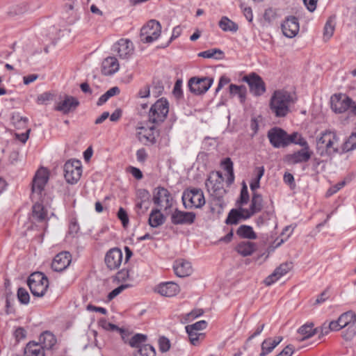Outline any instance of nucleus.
Here are the masks:
<instances>
[{
	"instance_id": "nucleus-24",
	"label": "nucleus",
	"mask_w": 356,
	"mask_h": 356,
	"mask_svg": "<svg viewBox=\"0 0 356 356\" xmlns=\"http://www.w3.org/2000/svg\"><path fill=\"white\" fill-rule=\"evenodd\" d=\"M173 268L175 274L180 277L189 276L193 273L191 264L181 259L175 261Z\"/></svg>"
},
{
	"instance_id": "nucleus-22",
	"label": "nucleus",
	"mask_w": 356,
	"mask_h": 356,
	"mask_svg": "<svg viewBox=\"0 0 356 356\" xmlns=\"http://www.w3.org/2000/svg\"><path fill=\"white\" fill-rule=\"evenodd\" d=\"M293 267L291 262H286L280 265L274 272L268 275L264 280L266 286H270L278 280L280 277L285 275Z\"/></svg>"
},
{
	"instance_id": "nucleus-48",
	"label": "nucleus",
	"mask_w": 356,
	"mask_h": 356,
	"mask_svg": "<svg viewBox=\"0 0 356 356\" xmlns=\"http://www.w3.org/2000/svg\"><path fill=\"white\" fill-rule=\"evenodd\" d=\"M335 24L332 19L330 18L324 26L323 37L324 39L327 40L333 35L334 31Z\"/></svg>"
},
{
	"instance_id": "nucleus-12",
	"label": "nucleus",
	"mask_w": 356,
	"mask_h": 356,
	"mask_svg": "<svg viewBox=\"0 0 356 356\" xmlns=\"http://www.w3.org/2000/svg\"><path fill=\"white\" fill-rule=\"evenodd\" d=\"M136 136L140 142L145 145H154L156 142L159 132L155 126L137 128Z\"/></svg>"
},
{
	"instance_id": "nucleus-9",
	"label": "nucleus",
	"mask_w": 356,
	"mask_h": 356,
	"mask_svg": "<svg viewBox=\"0 0 356 356\" xmlns=\"http://www.w3.org/2000/svg\"><path fill=\"white\" fill-rule=\"evenodd\" d=\"M172 200L170 193L165 188L159 186L154 188L152 201L160 209L167 210L171 208Z\"/></svg>"
},
{
	"instance_id": "nucleus-27",
	"label": "nucleus",
	"mask_w": 356,
	"mask_h": 356,
	"mask_svg": "<svg viewBox=\"0 0 356 356\" xmlns=\"http://www.w3.org/2000/svg\"><path fill=\"white\" fill-rule=\"evenodd\" d=\"M119 63L116 58L108 57L104 60L102 65V72L106 76H110L119 70Z\"/></svg>"
},
{
	"instance_id": "nucleus-51",
	"label": "nucleus",
	"mask_w": 356,
	"mask_h": 356,
	"mask_svg": "<svg viewBox=\"0 0 356 356\" xmlns=\"http://www.w3.org/2000/svg\"><path fill=\"white\" fill-rule=\"evenodd\" d=\"M275 347V345L271 342V338L265 339L261 343V351L259 355H267L268 353H271Z\"/></svg>"
},
{
	"instance_id": "nucleus-40",
	"label": "nucleus",
	"mask_w": 356,
	"mask_h": 356,
	"mask_svg": "<svg viewBox=\"0 0 356 356\" xmlns=\"http://www.w3.org/2000/svg\"><path fill=\"white\" fill-rule=\"evenodd\" d=\"M29 119L22 117L19 113H14L11 117V122L17 129H24L26 127Z\"/></svg>"
},
{
	"instance_id": "nucleus-43",
	"label": "nucleus",
	"mask_w": 356,
	"mask_h": 356,
	"mask_svg": "<svg viewBox=\"0 0 356 356\" xmlns=\"http://www.w3.org/2000/svg\"><path fill=\"white\" fill-rule=\"evenodd\" d=\"M147 340V336L143 334H136L134 336H133L130 341H129V345L131 347L136 348L138 350L143 346Z\"/></svg>"
},
{
	"instance_id": "nucleus-57",
	"label": "nucleus",
	"mask_w": 356,
	"mask_h": 356,
	"mask_svg": "<svg viewBox=\"0 0 356 356\" xmlns=\"http://www.w3.org/2000/svg\"><path fill=\"white\" fill-rule=\"evenodd\" d=\"M293 136L298 137L296 145H298L302 147V149H310L307 141L302 136L301 134H298V132H294Z\"/></svg>"
},
{
	"instance_id": "nucleus-64",
	"label": "nucleus",
	"mask_w": 356,
	"mask_h": 356,
	"mask_svg": "<svg viewBox=\"0 0 356 356\" xmlns=\"http://www.w3.org/2000/svg\"><path fill=\"white\" fill-rule=\"evenodd\" d=\"M53 95L50 92H44L38 95L37 102L40 104H44L52 99Z\"/></svg>"
},
{
	"instance_id": "nucleus-42",
	"label": "nucleus",
	"mask_w": 356,
	"mask_h": 356,
	"mask_svg": "<svg viewBox=\"0 0 356 356\" xmlns=\"http://www.w3.org/2000/svg\"><path fill=\"white\" fill-rule=\"evenodd\" d=\"M229 92L231 95H237L241 102L245 99L246 88L244 86H236L231 84L229 86Z\"/></svg>"
},
{
	"instance_id": "nucleus-23",
	"label": "nucleus",
	"mask_w": 356,
	"mask_h": 356,
	"mask_svg": "<svg viewBox=\"0 0 356 356\" xmlns=\"http://www.w3.org/2000/svg\"><path fill=\"white\" fill-rule=\"evenodd\" d=\"M312 152L310 149H302L297 152L286 155V161L289 164H297L307 162L312 156Z\"/></svg>"
},
{
	"instance_id": "nucleus-18",
	"label": "nucleus",
	"mask_w": 356,
	"mask_h": 356,
	"mask_svg": "<svg viewBox=\"0 0 356 356\" xmlns=\"http://www.w3.org/2000/svg\"><path fill=\"white\" fill-rule=\"evenodd\" d=\"M134 45L128 39H120L113 47V51L118 53L120 58H128L134 52Z\"/></svg>"
},
{
	"instance_id": "nucleus-47",
	"label": "nucleus",
	"mask_w": 356,
	"mask_h": 356,
	"mask_svg": "<svg viewBox=\"0 0 356 356\" xmlns=\"http://www.w3.org/2000/svg\"><path fill=\"white\" fill-rule=\"evenodd\" d=\"M186 330L187 334H188L189 340L193 346L198 345L200 341L203 340L205 337V334L204 333L198 332L194 330Z\"/></svg>"
},
{
	"instance_id": "nucleus-6",
	"label": "nucleus",
	"mask_w": 356,
	"mask_h": 356,
	"mask_svg": "<svg viewBox=\"0 0 356 356\" xmlns=\"http://www.w3.org/2000/svg\"><path fill=\"white\" fill-rule=\"evenodd\" d=\"M161 33V24L155 19H151L140 30V41L143 43H152L159 38Z\"/></svg>"
},
{
	"instance_id": "nucleus-49",
	"label": "nucleus",
	"mask_w": 356,
	"mask_h": 356,
	"mask_svg": "<svg viewBox=\"0 0 356 356\" xmlns=\"http://www.w3.org/2000/svg\"><path fill=\"white\" fill-rule=\"evenodd\" d=\"M222 165L224 169L228 172L229 177L228 181L232 183L234 181V170H233V163L229 158H226L222 161Z\"/></svg>"
},
{
	"instance_id": "nucleus-60",
	"label": "nucleus",
	"mask_w": 356,
	"mask_h": 356,
	"mask_svg": "<svg viewBox=\"0 0 356 356\" xmlns=\"http://www.w3.org/2000/svg\"><path fill=\"white\" fill-rule=\"evenodd\" d=\"M244 16L248 22H252L253 19L252 10L250 7L246 6L244 3H241L240 6Z\"/></svg>"
},
{
	"instance_id": "nucleus-11",
	"label": "nucleus",
	"mask_w": 356,
	"mask_h": 356,
	"mask_svg": "<svg viewBox=\"0 0 356 356\" xmlns=\"http://www.w3.org/2000/svg\"><path fill=\"white\" fill-rule=\"evenodd\" d=\"M243 80L245 81L249 87L250 92L254 96H261L266 92V85L261 76L254 72L245 76Z\"/></svg>"
},
{
	"instance_id": "nucleus-17",
	"label": "nucleus",
	"mask_w": 356,
	"mask_h": 356,
	"mask_svg": "<svg viewBox=\"0 0 356 356\" xmlns=\"http://www.w3.org/2000/svg\"><path fill=\"white\" fill-rule=\"evenodd\" d=\"M196 215L193 212L182 211L177 209L171 214V222L173 225H191L195 222Z\"/></svg>"
},
{
	"instance_id": "nucleus-10",
	"label": "nucleus",
	"mask_w": 356,
	"mask_h": 356,
	"mask_svg": "<svg viewBox=\"0 0 356 356\" xmlns=\"http://www.w3.org/2000/svg\"><path fill=\"white\" fill-rule=\"evenodd\" d=\"M224 178L219 171L211 172L206 180L205 185L209 193H225L223 187Z\"/></svg>"
},
{
	"instance_id": "nucleus-1",
	"label": "nucleus",
	"mask_w": 356,
	"mask_h": 356,
	"mask_svg": "<svg viewBox=\"0 0 356 356\" xmlns=\"http://www.w3.org/2000/svg\"><path fill=\"white\" fill-rule=\"evenodd\" d=\"M339 137L336 131L327 129L316 138V153L322 157H331L339 153Z\"/></svg>"
},
{
	"instance_id": "nucleus-45",
	"label": "nucleus",
	"mask_w": 356,
	"mask_h": 356,
	"mask_svg": "<svg viewBox=\"0 0 356 356\" xmlns=\"http://www.w3.org/2000/svg\"><path fill=\"white\" fill-rule=\"evenodd\" d=\"M134 356H156V351L151 345L145 344L137 350Z\"/></svg>"
},
{
	"instance_id": "nucleus-2",
	"label": "nucleus",
	"mask_w": 356,
	"mask_h": 356,
	"mask_svg": "<svg viewBox=\"0 0 356 356\" xmlns=\"http://www.w3.org/2000/svg\"><path fill=\"white\" fill-rule=\"evenodd\" d=\"M295 103L292 95L286 90H275L270 100V108L277 118L285 117L289 112L290 106Z\"/></svg>"
},
{
	"instance_id": "nucleus-63",
	"label": "nucleus",
	"mask_w": 356,
	"mask_h": 356,
	"mask_svg": "<svg viewBox=\"0 0 356 356\" xmlns=\"http://www.w3.org/2000/svg\"><path fill=\"white\" fill-rule=\"evenodd\" d=\"M159 348L161 352H166L169 350L170 345V341L165 337H161L159 341Z\"/></svg>"
},
{
	"instance_id": "nucleus-38",
	"label": "nucleus",
	"mask_w": 356,
	"mask_h": 356,
	"mask_svg": "<svg viewBox=\"0 0 356 356\" xmlns=\"http://www.w3.org/2000/svg\"><path fill=\"white\" fill-rule=\"evenodd\" d=\"M30 10V6L28 2H22L19 4L12 6L9 11L8 15L11 17L22 15Z\"/></svg>"
},
{
	"instance_id": "nucleus-50",
	"label": "nucleus",
	"mask_w": 356,
	"mask_h": 356,
	"mask_svg": "<svg viewBox=\"0 0 356 356\" xmlns=\"http://www.w3.org/2000/svg\"><path fill=\"white\" fill-rule=\"evenodd\" d=\"M346 327L343 332V337L346 341H350L356 335V319Z\"/></svg>"
},
{
	"instance_id": "nucleus-4",
	"label": "nucleus",
	"mask_w": 356,
	"mask_h": 356,
	"mask_svg": "<svg viewBox=\"0 0 356 356\" xmlns=\"http://www.w3.org/2000/svg\"><path fill=\"white\" fill-rule=\"evenodd\" d=\"M27 284L34 296L42 297L49 286V280L43 273L37 272L29 277Z\"/></svg>"
},
{
	"instance_id": "nucleus-52",
	"label": "nucleus",
	"mask_w": 356,
	"mask_h": 356,
	"mask_svg": "<svg viewBox=\"0 0 356 356\" xmlns=\"http://www.w3.org/2000/svg\"><path fill=\"white\" fill-rule=\"evenodd\" d=\"M250 196L248 193V187L246 184L243 182L241 190L240 197L237 200V204H238L239 207H242L243 205H245L248 202Z\"/></svg>"
},
{
	"instance_id": "nucleus-56",
	"label": "nucleus",
	"mask_w": 356,
	"mask_h": 356,
	"mask_svg": "<svg viewBox=\"0 0 356 356\" xmlns=\"http://www.w3.org/2000/svg\"><path fill=\"white\" fill-rule=\"evenodd\" d=\"M276 17L277 13L274 9L269 8L265 10V13L264 14V19L267 22L271 23L273 20L276 19Z\"/></svg>"
},
{
	"instance_id": "nucleus-3",
	"label": "nucleus",
	"mask_w": 356,
	"mask_h": 356,
	"mask_svg": "<svg viewBox=\"0 0 356 356\" xmlns=\"http://www.w3.org/2000/svg\"><path fill=\"white\" fill-rule=\"evenodd\" d=\"M331 108L335 113H346L347 118L356 116V102L346 94H334L330 99Z\"/></svg>"
},
{
	"instance_id": "nucleus-5",
	"label": "nucleus",
	"mask_w": 356,
	"mask_h": 356,
	"mask_svg": "<svg viewBox=\"0 0 356 356\" xmlns=\"http://www.w3.org/2000/svg\"><path fill=\"white\" fill-rule=\"evenodd\" d=\"M168 112V102L164 98H161L151 106L148 115L149 121L154 124L163 122Z\"/></svg>"
},
{
	"instance_id": "nucleus-19",
	"label": "nucleus",
	"mask_w": 356,
	"mask_h": 356,
	"mask_svg": "<svg viewBox=\"0 0 356 356\" xmlns=\"http://www.w3.org/2000/svg\"><path fill=\"white\" fill-rule=\"evenodd\" d=\"M72 261V256L68 252H61L56 254L51 263V268L56 272L66 269Z\"/></svg>"
},
{
	"instance_id": "nucleus-62",
	"label": "nucleus",
	"mask_w": 356,
	"mask_h": 356,
	"mask_svg": "<svg viewBox=\"0 0 356 356\" xmlns=\"http://www.w3.org/2000/svg\"><path fill=\"white\" fill-rule=\"evenodd\" d=\"M14 336L17 341L24 339L26 337V331L22 327H18L14 332Z\"/></svg>"
},
{
	"instance_id": "nucleus-39",
	"label": "nucleus",
	"mask_w": 356,
	"mask_h": 356,
	"mask_svg": "<svg viewBox=\"0 0 356 356\" xmlns=\"http://www.w3.org/2000/svg\"><path fill=\"white\" fill-rule=\"evenodd\" d=\"M198 56L205 58L222 59L224 56V53L219 49H210L207 51L200 52L198 54Z\"/></svg>"
},
{
	"instance_id": "nucleus-32",
	"label": "nucleus",
	"mask_w": 356,
	"mask_h": 356,
	"mask_svg": "<svg viewBox=\"0 0 356 356\" xmlns=\"http://www.w3.org/2000/svg\"><path fill=\"white\" fill-rule=\"evenodd\" d=\"M22 356H44V351L42 346L35 342H29L24 348L23 355Z\"/></svg>"
},
{
	"instance_id": "nucleus-34",
	"label": "nucleus",
	"mask_w": 356,
	"mask_h": 356,
	"mask_svg": "<svg viewBox=\"0 0 356 356\" xmlns=\"http://www.w3.org/2000/svg\"><path fill=\"white\" fill-rule=\"evenodd\" d=\"M313 323H306L298 329V333L302 336L299 341H304L318 333V329L313 328Z\"/></svg>"
},
{
	"instance_id": "nucleus-53",
	"label": "nucleus",
	"mask_w": 356,
	"mask_h": 356,
	"mask_svg": "<svg viewBox=\"0 0 356 356\" xmlns=\"http://www.w3.org/2000/svg\"><path fill=\"white\" fill-rule=\"evenodd\" d=\"M17 298L19 301L24 305H27L29 302L30 296L24 288L20 287L17 290Z\"/></svg>"
},
{
	"instance_id": "nucleus-35",
	"label": "nucleus",
	"mask_w": 356,
	"mask_h": 356,
	"mask_svg": "<svg viewBox=\"0 0 356 356\" xmlns=\"http://www.w3.org/2000/svg\"><path fill=\"white\" fill-rule=\"evenodd\" d=\"M219 27L225 32L230 31L235 33L238 29V26L236 23L232 21L227 17H222L218 22Z\"/></svg>"
},
{
	"instance_id": "nucleus-46",
	"label": "nucleus",
	"mask_w": 356,
	"mask_h": 356,
	"mask_svg": "<svg viewBox=\"0 0 356 356\" xmlns=\"http://www.w3.org/2000/svg\"><path fill=\"white\" fill-rule=\"evenodd\" d=\"M356 148V132L352 133L350 137L344 142L342 146V151L347 152Z\"/></svg>"
},
{
	"instance_id": "nucleus-37",
	"label": "nucleus",
	"mask_w": 356,
	"mask_h": 356,
	"mask_svg": "<svg viewBox=\"0 0 356 356\" xmlns=\"http://www.w3.org/2000/svg\"><path fill=\"white\" fill-rule=\"evenodd\" d=\"M32 215L34 219L38 221H43L47 218V212L42 204L37 202L33 206Z\"/></svg>"
},
{
	"instance_id": "nucleus-25",
	"label": "nucleus",
	"mask_w": 356,
	"mask_h": 356,
	"mask_svg": "<svg viewBox=\"0 0 356 356\" xmlns=\"http://www.w3.org/2000/svg\"><path fill=\"white\" fill-rule=\"evenodd\" d=\"M263 208V198L261 195L257 192L252 193L251 204L250 209H245V213L246 218H250L254 214L259 212Z\"/></svg>"
},
{
	"instance_id": "nucleus-31",
	"label": "nucleus",
	"mask_w": 356,
	"mask_h": 356,
	"mask_svg": "<svg viewBox=\"0 0 356 356\" xmlns=\"http://www.w3.org/2000/svg\"><path fill=\"white\" fill-rule=\"evenodd\" d=\"M257 249V244L248 241H241L236 247V252L243 257H247L252 254Z\"/></svg>"
},
{
	"instance_id": "nucleus-61",
	"label": "nucleus",
	"mask_w": 356,
	"mask_h": 356,
	"mask_svg": "<svg viewBox=\"0 0 356 356\" xmlns=\"http://www.w3.org/2000/svg\"><path fill=\"white\" fill-rule=\"evenodd\" d=\"M128 287L127 284H122L120 286L113 289L111 292H110L108 295V298L109 300H111L118 295H119L121 292H122L125 289Z\"/></svg>"
},
{
	"instance_id": "nucleus-58",
	"label": "nucleus",
	"mask_w": 356,
	"mask_h": 356,
	"mask_svg": "<svg viewBox=\"0 0 356 356\" xmlns=\"http://www.w3.org/2000/svg\"><path fill=\"white\" fill-rule=\"evenodd\" d=\"M118 217L122 221L124 227H126L129 223V218L127 211L120 207L118 212Z\"/></svg>"
},
{
	"instance_id": "nucleus-8",
	"label": "nucleus",
	"mask_w": 356,
	"mask_h": 356,
	"mask_svg": "<svg viewBox=\"0 0 356 356\" xmlns=\"http://www.w3.org/2000/svg\"><path fill=\"white\" fill-rule=\"evenodd\" d=\"M63 170L67 182L71 184H76L82 174L81 163L76 159L70 160L65 163Z\"/></svg>"
},
{
	"instance_id": "nucleus-13",
	"label": "nucleus",
	"mask_w": 356,
	"mask_h": 356,
	"mask_svg": "<svg viewBox=\"0 0 356 356\" xmlns=\"http://www.w3.org/2000/svg\"><path fill=\"white\" fill-rule=\"evenodd\" d=\"M213 79L208 77H192L188 81L190 91L195 95H201L206 92L211 87Z\"/></svg>"
},
{
	"instance_id": "nucleus-44",
	"label": "nucleus",
	"mask_w": 356,
	"mask_h": 356,
	"mask_svg": "<svg viewBox=\"0 0 356 356\" xmlns=\"http://www.w3.org/2000/svg\"><path fill=\"white\" fill-rule=\"evenodd\" d=\"M120 89L118 87H113L102 95L98 99L97 105L101 106L106 103L109 98L119 94Z\"/></svg>"
},
{
	"instance_id": "nucleus-55",
	"label": "nucleus",
	"mask_w": 356,
	"mask_h": 356,
	"mask_svg": "<svg viewBox=\"0 0 356 356\" xmlns=\"http://www.w3.org/2000/svg\"><path fill=\"white\" fill-rule=\"evenodd\" d=\"M99 325L105 330H109V331H120L121 330L117 325L108 322L104 318L99 320Z\"/></svg>"
},
{
	"instance_id": "nucleus-28",
	"label": "nucleus",
	"mask_w": 356,
	"mask_h": 356,
	"mask_svg": "<svg viewBox=\"0 0 356 356\" xmlns=\"http://www.w3.org/2000/svg\"><path fill=\"white\" fill-rule=\"evenodd\" d=\"M245 209L242 207H238V209H232L225 220V223L227 225H236L238 223L240 220H246L249 218H246L245 211Z\"/></svg>"
},
{
	"instance_id": "nucleus-20",
	"label": "nucleus",
	"mask_w": 356,
	"mask_h": 356,
	"mask_svg": "<svg viewBox=\"0 0 356 356\" xmlns=\"http://www.w3.org/2000/svg\"><path fill=\"white\" fill-rule=\"evenodd\" d=\"M283 34L289 38L295 37L299 31V23L296 17H288L281 26Z\"/></svg>"
},
{
	"instance_id": "nucleus-7",
	"label": "nucleus",
	"mask_w": 356,
	"mask_h": 356,
	"mask_svg": "<svg viewBox=\"0 0 356 356\" xmlns=\"http://www.w3.org/2000/svg\"><path fill=\"white\" fill-rule=\"evenodd\" d=\"M182 201L186 209L201 208L205 204L203 192L200 188L185 191L182 195Z\"/></svg>"
},
{
	"instance_id": "nucleus-21",
	"label": "nucleus",
	"mask_w": 356,
	"mask_h": 356,
	"mask_svg": "<svg viewBox=\"0 0 356 356\" xmlns=\"http://www.w3.org/2000/svg\"><path fill=\"white\" fill-rule=\"evenodd\" d=\"M79 105V102L76 97L65 95L64 99L58 102L56 110L62 112L63 114H67L75 111Z\"/></svg>"
},
{
	"instance_id": "nucleus-26",
	"label": "nucleus",
	"mask_w": 356,
	"mask_h": 356,
	"mask_svg": "<svg viewBox=\"0 0 356 356\" xmlns=\"http://www.w3.org/2000/svg\"><path fill=\"white\" fill-rule=\"evenodd\" d=\"M156 291L163 296L172 297L179 292V286L173 282H168L159 284Z\"/></svg>"
},
{
	"instance_id": "nucleus-16",
	"label": "nucleus",
	"mask_w": 356,
	"mask_h": 356,
	"mask_svg": "<svg viewBox=\"0 0 356 356\" xmlns=\"http://www.w3.org/2000/svg\"><path fill=\"white\" fill-rule=\"evenodd\" d=\"M123 254L120 248L110 249L106 254L104 261L108 268L116 270L119 268L122 261Z\"/></svg>"
},
{
	"instance_id": "nucleus-14",
	"label": "nucleus",
	"mask_w": 356,
	"mask_h": 356,
	"mask_svg": "<svg viewBox=\"0 0 356 356\" xmlns=\"http://www.w3.org/2000/svg\"><path fill=\"white\" fill-rule=\"evenodd\" d=\"M267 136L270 143L275 148L287 146V133L281 128L273 127L268 131Z\"/></svg>"
},
{
	"instance_id": "nucleus-36",
	"label": "nucleus",
	"mask_w": 356,
	"mask_h": 356,
	"mask_svg": "<svg viewBox=\"0 0 356 356\" xmlns=\"http://www.w3.org/2000/svg\"><path fill=\"white\" fill-rule=\"evenodd\" d=\"M237 235H238L241 238H248V239H256L257 236L256 233L254 232L252 227L249 225H241L237 231Z\"/></svg>"
},
{
	"instance_id": "nucleus-41",
	"label": "nucleus",
	"mask_w": 356,
	"mask_h": 356,
	"mask_svg": "<svg viewBox=\"0 0 356 356\" xmlns=\"http://www.w3.org/2000/svg\"><path fill=\"white\" fill-rule=\"evenodd\" d=\"M338 319L343 328L351 324L356 319V316L353 312L349 311L342 314Z\"/></svg>"
},
{
	"instance_id": "nucleus-59",
	"label": "nucleus",
	"mask_w": 356,
	"mask_h": 356,
	"mask_svg": "<svg viewBox=\"0 0 356 356\" xmlns=\"http://www.w3.org/2000/svg\"><path fill=\"white\" fill-rule=\"evenodd\" d=\"M137 197L141 201L148 202L150 197L149 191L146 189H138L136 192Z\"/></svg>"
},
{
	"instance_id": "nucleus-30",
	"label": "nucleus",
	"mask_w": 356,
	"mask_h": 356,
	"mask_svg": "<svg viewBox=\"0 0 356 356\" xmlns=\"http://www.w3.org/2000/svg\"><path fill=\"white\" fill-rule=\"evenodd\" d=\"M165 221V217L159 208L153 209L149 216L148 224L151 227H159Z\"/></svg>"
},
{
	"instance_id": "nucleus-29",
	"label": "nucleus",
	"mask_w": 356,
	"mask_h": 356,
	"mask_svg": "<svg viewBox=\"0 0 356 356\" xmlns=\"http://www.w3.org/2000/svg\"><path fill=\"white\" fill-rule=\"evenodd\" d=\"M225 193H210L211 199L209 201L211 211L213 213H220L225 206L223 196Z\"/></svg>"
},
{
	"instance_id": "nucleus-15",
	"label": "nucleus",
	"mask_w": 356,
	"mask_h": 356,
	"mask_svg": "<svg viewBox=\"0 0 356 356\" xmlns=\"http://www.w3.org/2000/svg\"><path fill=\"white\" fill-rule=\"evenodd\" d=\"M48 179V172L44 168L37 171L32 184L33 198H35V195L39 197L41 195Z\"/></svg>"
},
{
	"instance_id": "nucleus-33",
	"label": "nucleus",
	"mask_w": 356,
	"mask_h": 356,
	"mask_svg": "<svg viewBox=\"0 0 356 356\" xmlns=\"http://www.w3.org/2000/svg\"><path fill=\"white\" fill-rule=\"evenodd\" d=\"M39 341L40 342L38 343L42 346L43 350L44 348H51L56 342V339L54 335L48 331L44 332L42 334H41L39 338Z\"/></svg>"
},
{
	"instance_id": "nucleus-54",
	"label": "nucleus",
	"mask_w": 356,
	"mask_h": 356,
	"mask_svg": "<svg viewBox=\"0 0 356 356\" xmlns=\"http://www.w3.org/2000/svg\"><path fill=\"white\" fill-rule=\"evenodd\" d=\"M207 326V323L205 321H200L192 325H188L186 327V330H194L196 332L204 330Z\"/></svg>"
}]
</instances>
